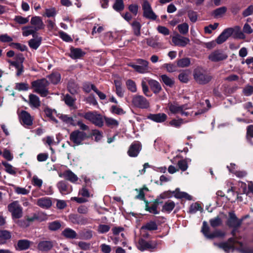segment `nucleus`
<instances>
[{"mask_svg": "<svg viewBox=\"0 0 253 253\" xmlns=\"http://www.w3.org/2000/svg\"><path fill=\"white\" fill-rule=\"evenodd\" d=\"M31 84L34 92L39 94L42 97H45L48 94L47 86L49 85V82L46 79L37 80L32 82Z\"/></svg>", "mask_w": 253, "mask_h": 253, "instance_id": "1", "label": "nucleus"}, {"mask_svg": "<svg viewBox=\"0 0 253 253\" xmlns=\"http://www.w3.org/2000/svg\"><path fill=\"white\" fill-rule=\"evenodd\" d=\"M193 77L195 82L199 84H206L212 79V76L200 68H196L193 72Z\"/></svg>", "mask_w": 253, "mask_h": 253, "instance_id": "2", "label": "nucleus"}, {"mask_svg": "<svg viewBox=\"0 0 253 253\" xmlns=\"http://www.w3.org/2000/svg\"><path fill=\"white\" fill-rule=\"evenodd\" d=\"M170 112L172 114L180 113L181 116H188L190 113L187 111L189 109L187 104L180 105L177 102L169 103L168 104Z\"/></svg>", "mask_w": 253, "mask_h": 253, "instance_id": "3", "label": "nucleus"}, {"mask_svg": "<svg viewBox=\"0 0 253 253\" xmlns=\"http://www.w3.org/2000/svg\"><path fill=\"white\" fill-rule=\"evenodd\" d=\"M86 120L90 121L95 126L101 127L103 126V120L102 116L96 112H88L84 114H80Z\"/></svg>", "mask_w": 253, "mask_h": 253, "instance_id": "4", "label": "nucleus"}, {"mask_svg": "<svg viewBox=\"0 0 253 253\" xmlns=\"http://www.w3.org/2000/svg\"><path fill=\"white\" fill-rule=\"evenodd\" d=\"M7 209L13 219H19L22 217L23 209L18 201H15L9 204Z\"/></svg>", "mask_w": 253, "mask_h": 253, "instance_id": "5", "label": "nucleus"}, {"mask_svg": "<svg viewBox=\"0 0 253 253\" xmlns=\"http://www.w3.org/2000/svg\"><path fill=\"white\" fill-rule=\"evenodd\" d=\"M88 137L86 133L83 131L75 130L70 134V140L76 145H80L83 141Z\"/></svg>", "mask_w": 253, "mask_h": 253, "instance_id": "6", "label": "nucleus"}, {"mask_svg": "<svg viewBox=\"0 0 253 253\" xmlns=\"http://www.w3.org/2000/svg\"><path fill=\"white\" fill-rule=\"evenodd\" d=\"M132 104L134 106L141 109H147L149 107L148 101L143 96L139 95L133 96Z\"/></svg>", "mask_w": 253, "mask_h": 253, "instance_id": "7", "label": "nucleus"}, {"mask_svg": "<svg viewBox=\"0 0 253 253\" xmlns=\"http://www.w3.org/2000/svg\"><path fill=\"white\" fill-rule=\"evenodd\" d=\"M136 63L138 65H130L136 71L141 74L149 72L148 62L147 61L142 59H138L136 60Z\"/></svg>", "mask_w": 253, "mask_h": 253, "instance_id": "8", "label": "nucleus"}, {"mask_svg": "<svg viewBox=\"0 0 253 253\" xmlns=\"http://www.w3.org/2000/svg\"><path fill=\"white\" fill-rule=\"evenodd\" d=\"M143 11V15L144 17L151 20H155L157 19V15L153 12L150 4L147 0H144L142 4Z\"/></svg>", "mask_w": 253, "mask_h": 253, "instance_id": "9", "label": "nucleus"}, {"mask_svg": "<svg viewBox=\"0 0 253 253\" xmlns=\"http://www.w3.org/2000/svg\"><path fill=\"white\" fill-rule=\"evenodd\" d=\"M227 57L228 54L224 51L220 49L214 50L209 56V59L214 62L224 60Z\"/></svg>", "mask_w": 253, "mask_h": 253, "instance_id": "10", "label": "nucleus"}, {"mask_svg": "<svg viewBox=\"0 0 253 253\" xmlns=\"http://www.w3.org/2000/svg\"><path fill=\"white\" fill-rule=\"evenodd\" d=\"M242 222V220L239 219L234 213H229V218L227 220V224L229 227L234 228L232 232L233 235H235L236 229L240 226Z\"/></svg>", "mask_w": 253, "mask_h": 253, "instance_id": "11", "label": "nucleus"}, {"mask_svg": "<svg viewBox=\"0 0 253 253\" xmlns=\"http://www.w3.org/2000/svg\"><path fill=\"white\" fill-rule=\"evenodd\" d=\"M172 42L175 45L184 47L189 43L190 40L187 38L182 37L177 34L172 37Z\"/></svg>", "mask_w": 253, "mask_h": 253, "instance_id": "12", "label": "nucleus"}, {"mask_svg": "<svg viewBox=\"0 0 253 253\" xmlns=\"http://www.w3.org/2000/svg\"><path fill=\"white\" fill-rule=\"evenodd\" d=\"M235 243L234 240L233 238H230L226 242L221 243L219 244L214 243V245L222 249L225 252L229 253L232 250H234V244Z\"/></svg>", "mask_w": 253, "mask_h": 253, "instance_id": "13", "label": "nucleus"}, {"mask_svg": "<svg viewBox=\"0 0 253 253\" xmlns=\"http://www.w3.org/2000/svg\"><path fill=\"white\" fill-rule=\"evenodd\" d=\"M233 29L231 28L224 30L216 39V42L221 44L224 42L233 34Z\"/></svg>", "mask_w": 253, "mask_h": 253, "instance_id": "14", "label": "nucleus"}, {"mask_svg": "<svg viewBox=\"0 0 253 253\" xmlns=\"http://www.w3.org/2000/svg\"><path fill=\"white\" fill-rule=\"evenodd\" d=\"M53 247V242L52 241H42L38 245V249L42 252H47L50 251Z\"/></svg>", "mask_w": 253, "mask_h": 253, "instance_id": "15", "label": "nucleus"}, {"mask_svg": "<svg viewBox=\"0 0 253 253\" xmlns=\"http://www.w3.org/2000/svg\"><path fill=\"white\" fill-rule=\"evenodd\" d=\"M19 118L24 125L30 126L33 124V119L31 116L26 111H21Z\"/></svg>", "mask_w": 253, "mask_h": 253, "instance_id": "16", "label": "nucleus"}, {"mask_svg": "<svg viewBox=\"0 0 253 253\" xmlns=\"http://www.w3.org/2000/svg\"><path fill=\"white\" fill-rule=\"evenodd\" d=\"M156 245L152 244L151 241L147 242L143 239H139L138 241V248L141 251L150 249H154Z\"/></svg>", "mask_w": 253, "mask_h": 253, "instance_id": "17", "label": "nucleus"}, {"mask_svg": "<svg viewBox=\"0 0 253 253\" xmlns=\"http://www.w3.org/2000/svg\"><path fill=\"white\" fill-rule=\"evenodd\" d=\"M69 220L74 224H85L87 222V219L77 214H72L69 216Z\"/></svg>", "mask_w": 253, "mask_h": 253, "instance_id": "18", "label": "nucleus"}, {"mask_svg": "<svg viewBox=\"0 0 253 253\" xmlns=\"http://www.w3.org/2000/svg\"><path fill=\"white\" fill-rule=\"evenodd\" d=\"M31 24L34 26V29L37 31L44 28V25L40 17L34 16L31 20Z\"/></svg>", "mask_w": 253, "mask_h": 253, "instance_id": "19", "label": "nucleus"}, {"mask_svg": "<svg viewBox=\"0 0 253 253\" xmlns=\"http://www.w3.org/2000/svg\"><path fill=\"white\" fill-rule=\"evenodd\" d=\"M141 150V146L138 143L132 144L129 148L127 153L130 157H136Z\"/></svg>", "mask_w": 253, "mask_h": 253, "instance_id": "20", "label": "nucleus"}, {"mask_svg": "<svg viewBox=\"0 0 253 253\" xmlns=\"http://www.w3.org/2000/svg\"><path fill=\"white\" fill-rule=\"evenodd\" d=\"M85 54V52L81 48H74L72 47L70 48V53L69 56L72 59H77L83 57Z\"/></svg>", "mask_w": 253, "mask_h": 253, "instance_id": "21", "label": "nucleus"}, {"mask_svg": "<svg viewBox=\"0 0 253 253\" xmlns=\"http://www.w3.org/2000/svg\"><path fill=\"white\" fill-rule=\"evenodd\" d=\"M37 204L42 208L47 209L52 205V202L50 198L43 197L37 200Z\"/></svg>", "mask_w": 253, "mask_h": 253, "instance_id": "22", "label": "nucleus"}, {"mask_svg": "<svg viewBox=\"0 0 253 253\" xmlns=\"http://www.w3.org/2000/svg\"><path fill=\"white\" fill-rule=\"evenodd\" d=\"M148 118L157 123H162L167 120V116L164 113L150 114L148 116Z\"/></svg>", "mask_w": 253, "mask_h": 253, "instance_id": "23", "label": "nucleus"}, {"mask_svg": "<svg viewBox=\"0 0 253 253\" xmlns=\"http://www.w3.org/2000/svg\"><path fill=\"white\" fill-rule=\"evenodd\" d=\"M148 83L154 93H158L162 90V87L160 83L157 81L150 79L148 80Z\"/></svg>", "mask_w": 253, "mask_h": 253, "instance_id": "24", "label": "nucleus"}, {"mask_svg": "<svg viewBox=\"0 0 253 253\" xmlns=\"http://www.w3.org/2000/svg\"><path fill=\"white\" fill-rule=\"evenodd\" d=\"M11 238V233L6 230H0V244L3 245L6 243Z\"/></svg>", "mask_w": 253, "mask_h": 253, "instance_id": "25", "label": "nucleus"}, {"mask_svg": "<svg viewBox=\"0 0 253 253\" xmlns=\"http://www.w3.org/2000/svg\"><path fill=\"white\" fill-rule=\"evenodd\" d=\"M29 103L31 107L38 108L41 105L39 97L35 94H30L29 96Z\"/></svg>", "mask_w": 253, "mask_h": 253, "instance_id": "26", "label": "nucleus"}, {"mask_svg": "<svg viewBox=\"0 0 253 253\" xmlns=\"http://www.w3.org/2000/svg\"><path fill=\"white\" fill-rule=\"evenodd\" d=\"M62 176L65 179L73 183L76 182L78 180V176L70 170L64 171L62 174Z\"/></svg>", "mask_w": 253, "mask_h": 253, "instance_id": "27", "label": "nucleus"}, {"mask_svg": "<svg viewBox=\"0 0 253 253\" xmlns=\"http://www.w3.org/2000/svg\"><path fill=\"white\" fill-rule=\"evenodd\" d=\"M161 203H162V202H159L158 200H156L154 203L151 205V207H149L148 203L147 202L145 206V210L153 214H158L159 211H157V207L158 205Z\"/></svg>", "mask_w": 253, "mask_h": 253, "instance_id": "28", "label": "nucleus"}, {"mask_svg": "<svg viewBox=\"0 0 253 253\" xmlns=\"http://www.w3.org/2000/svg\"><path fill=\"white\" fill-rule=\"evenodd\" d=\"M33 38L34 39L29 41V45L31 48L37 49L41 43L42 38L38 36H36L35 37Z\"/></svg>", "mask_w": 253, "mask_h": 253, "instance_id": "29", "label": "nucleus"}, {"mask_svg": "<svg viewBox=\"0 0 253 253\" xmlns=\"http://www.w3.org/2000/svg\"><path fill=\"white\" fill-rule=\"evenodd\" d=\"M62 235L68 239H75L77 238V234L73 229L67 228H65L61 233Z\"/></svg>", "mask_w": 253, "mask_h": 253, "instance_id": "30", "label": "nucleus"}, {"mask_svg": "<svg viewBox=\"0 0 253 253\" xmlns=\"http://www.w3.org/2000/svg\"><path fill=\"white\" fill-rule=\"evenodd\" d=\"M47 215L43 213L39 214L34 213L32 217H27V221L28 222H33L36 220H38L42 221L47 219Z\"/></svg>", "mask_w": 253, "mask_h": 253, "instance_id": "31", "label": "nucleus"}, {"mask_svg": "<svg viewBox=\"0 0 253 253\" xmlns=\"http://www.w3.org/2000/svg\"><path fill=\"white\" fill-rule=\"evenodd\" d=\"M23 35L27 37L30 35H32L33 37L38 36L36 34L37 31L32 26H25L22 28Z\"/></svg>", "mask_w": 253, "mask_h": 253, "instance_id": "32", "label": "nucleus"}, {"mask_svg": "<svg viewBox=\"0 0 253 253\" xmlns=\"http://www.w3.org/2000/svg\"><path fill=\"white\" fill-rule=\"evenodd\" d=\"M31 242L27 240H20L17 242V249L19 250H25L28 249Z\"/></svg>", "mask_w": 253, "mask_h": 253, "instance_id": "33", "label": "nucleus"}, {"mask_svg": "<svg viewBox=\"0 0 253 253\" xmlns=\"http://www.w3.org/2000/svg\"><path fill=\"white\" fill-rule=\"evenodd\" d=\"M58 117L64 123L67 124H69L73 126H76V124L75 122L74 119L71 117H69L67 115L61 114L58 116Z\"/></svg>", "mask_w": 253, "mask_h": 253, "instance_id": "34", "label": "nucleus"}, {"mask_svg": "<svg viewBox=\"0 0 253 253\" xmlns=\"http://www.w3.org/2000/svg\"><path fill=\"white\" fill-rule=\"evenodd\" d=\"M175 207V203L170 200L166 202L163 206L162 211L164 212H170Z\"/></svg>", "mask_w": 253, "mask_h": 253, "instance_id": "35", "label": "nucleus"}, {"mask_svg": "<svg viewBox=\"0 0 253 253\" xmlns=\"http://www.w3.org/2000/svg\"><path fill=\"white\" fill-rule=\"evenodd\" d=\"M68 89L71 94L77 93L79 90L78 85L74 81L71 80L68 83Z\"/></svg>", "mask_w": 253, "mask_h": 253, "instance_id": "36", "label": "nucleus"}, {"mask_svg": "<svg viewBox=\"0 0 253 253\" xmlns=\"http://www.w3.org/2000/svg\"><path fill=\"white\" fill-rule=\"evenodd\" d=\"M162 82L169 87H172L174 84V81L173 78L168 77L166 75H162L161 76Z\"/></svg>", "mask_w": 253, "mask_h": 253, "instance_id": "37", "label": "nucleus"}, {"mask_svg": "<svg viewBox=\"0 0 253 253\" xmlns=\"http://www.w3.org/2000/svg\"><path fill=\"white\" fill-rule=\"evenodd\" d=\"M61 227V224L59 221L56 220L48 224V228L51 231L58 230Z\"/></svg>", "mask_w": 253, "mask_h": 253, "instance_id": "38", "label": "nucleus"}, {"mask_svg": "<svg viewBox=\"0 0 253 253\" xmlns=\"http://www.w3.org/2000/svg\"><path fill=\"white\" fill-rule=\"evenodd\" d=\"M190 64V60L189 58H184L177 61V65L180 68H184L189 66Z\"/></svg>", "mask_w": 253, "mask_h": 253, "instance_id": "39", "label": "nucleus"}, {"mask_svg": "<svg viewBox=\"0 0 253 253\" xmlns=\"http://www.w3.org/2000/svg\"><path fill=\"white\" fill-rule=\"evenodd\" d=\"M158 228V226L156 222L154 221H150L146 223L145 225L141 227V229H146L148 230H155Z\"/></svg>", "mask_w": 253, "mask_h": 253, "instance_id": "40", "label": "nucleus"}, {"mask_svg": "<svg viewBox=\"0 0 253 253\" xmlns=\"http://www.w3.org/2000/svg\"><path fill=\"white\" fill-rule=\"evenodd\" d=\"M209 222L211 226L213 228L220 226L222 224V221L219 216H216L215 218L210 219Z\"/></svg>", "mask_w": 253, "mask_h": 253, "instance_id": "41", "label": "nucleus"}, {"mask_svg": "<svg viewBox=\"0 0 253 253\" xmlns=\"http://www.w3.org/2000/svg\"><path fill=\"white\" fill-rule=\"evenodd\" d=\"M131 26L134 34L137 36H139L140 35V29L141 27L140 23L136 21H134L132 23Z\"/></svg>", "mask_w": 253, "mask_h": 253, "instance_id": "42", "label": "nucleus"}, {"mask_svg": "<svg viewBox=\"0 0 253 253\" xmlns=\"http://www.w3.org/2000/svg\"><path fill=\"white\" fill-rule=\"evenodd\" d=\"M179 33L182 35H186L189 30V25L187 23H183L177 26Z\"/></svg>", "mask_w": 253, "mask_h": 253, "instance_id": "43", "label": "nucleus"}, {"mask_svg": "<svg viewBox=\"0 0 253 253\" xmlns=\"http://www.w3.org/2000/svg\"><path fill=\"white\" fill-rule=\"evenodd\" d=\"M48 78L52 84H57L60 82L61 77L59 73H55L49 75Z\"/></svg>", "mask_w": 253, "mask_h": 253, "instance_id": "44", "label": "nucleus"}, {"mask_svg": "<svg viewBox=\"0 0 253 253\" xmlns=\"http://www.w3.org/2000/svg\"><path fill=\"white\" fill-rule=\"evenodd\" d=\"M124 4L123 0H116L113 4V8L117 11H121L124 9Z\"/></svg>", "mask_w": 253, "mask_h": 253, "instance_id": "45", "label": "nucleus"}, {"mask_svg": "<svg viewBox=\"0 0 253 253\" xmlns=\"http://www.w3.org/2000/svg\"><path fill=\"white\" fill-rule=\"evenodd\" d=\"M60 192L62 194H66L69 193L68 191V187L66 183L64 181H60L57 184Z\"/></svg>", "mask_w": 253, "mask_h": 253, "instance_id": "46", "label": "nucleus"}, {"mask_svg": "<svg viewBox=\"0 0 253 253\" xmlns=\"http://www.w3.org/2000/svg\"><path fill=\"white\" fill-rule=\"evenodd\" d=\"M187 16L192 23H195L198 20L197 12L192 10H189L187 11Z\"/></svg>", "mask_w": 253, "mask_h": 253, "instance_id": "47", "label": "nucleus"}, {"mask_svg": "<svg viewBox=\"0 0 253 253\" xmlns=\"http://www.w3.org/2000/svg\"><path fill=\"white\" fill-rule=\"evenodd\" d=\"M11 64L17 69L16 75L20 76L23 72V66L22 64H19L17 62H11Z\"/></svg>", "mask_w": 253, "mask_h": 253, "instance_id": "48", "label": "nucleus"}, {"mask_svg": "<svg viewBox=\"0 0 253 253\" xmlns=\"http://www.w3.org/2000/svg\"><path fill=\"white\" fill-rule=\"evenodd\" d=\"M189 73L188 71H184L178 75L179 80L182 83H187L189 81Z\"/></svg>", "mask_w": 253, "mask_h": 253, "instance_id": "49", "label": "nucleus"}, {"mask_svg": "<svg viewBox=\"0 0 253 253\" xmlns=\"http://www.w3.org/2000/svg\"><path fill=\"white\" fill-rule=\"evenodd\" d=\"M126 85L128 90L132 92H135L137 90L135 83L131 80H128L126 82Z\"/></svg>", "mask_w": 253, "mask_h": 253, "instance_id": "50", "label": "nucleus"}, {"mask_svg": "<svg viewBox=\"0 0 253 253\" xmlns=\"http://www.w3.org/2000/svg\"><path fill=\"white\" fill-rule=\"evenodd\" d=\"M225 234L220 230H216L213 233L210 234L209 236V239H213L214 238L221 237L223 238L224 237Z\"/></svg>", "mask_w": 253, "mask_h": 253, "instance_id": "51", "label": "nucleus"}, {"mask_svg": "<svg viewBox=\"0 0 253 253\" xmlns=\"http://www.w3.org/2000/svg\"><path fill=\"white\" fill-rule=\"evenodd\" d=\"M202 232L206 237L209 239L210 227L208 225V223L206 221H204L203 223V226L202 228Z\"/></svg>", "mask_w": 253, "mask_h": 253, "instance_id": "52", "label": "nucleus"}, {"mask_svg": "<svg viewBox=\"0 0 253 253\" xmlns=\"http://www.w3.org/2000/svg\"><path fill=\"white\" fill-rule=\"evenodd\" d=\"M29 88L28 84L25 83H16L15 84V89L19 91H26Z\"/></svg>", "mask_w": 253, "mask_h": 253, "instance_id": "53", "label": "nucleus"}, {"mask_svg": "<svg viewBox=\"0 0 253 253\" xmlns=\"http://www.w3.org/2000/svg\"><path fill=\"white\" fill-rule=\"evenodd\" d=\"M177 166L179 169L183 171H185L188 168V164L185 160H181L178 162Z\"/></svg>", "mask_w": 253, "mask_h": 253, "instance_id": "54", "label": "nucleus"}, {"mask_svg": "<svg viewBox=\"0 0 253 253\" xmlns=\"http://www.w3.org/2000/svg\"><path fill=\"white\" fill-rule=\"evenodd\" d=\"M202 210L201 206L198 203H195L192 204L189 208V212L191 213H195L198 211Z\"/></svg>", "mask_w": 253, "mask_h": 253, "instance_id": "55", "label": "nucleus"}, {"mask_svg": "<svg viewBox=\"0 0 253 253\" xmlns=\"http://www.w3.org/2000/svg\"><path fill=\"white\" fill-rule=\"evenodd\" d=\"M14 21L19 24H25L28 22V17H23L21 16H16L14 19Z\"/></svg>", "mask_w": 253, "mask_h": 253, "instance_id": "56", "label": "nucleus"}, {"mask_svg": "<svg viewBox=\"0 0 253 253\" xmlns=\"http://www.w3.org/2000/svg\"><path fill=\"white\" fill-rule=\"evenodd\" d=\"M81 238L84 240H89L92 237V231L86 230L81 233Z\"/></svg>", "mask_w": 253, "mask_h": 253, "instance_id": "57", "label": "nucleus"}, {"mask_svg": "<svg viewBox=\"0 0 253 253\" xmlns=\"http://www.w3.org/2000/svg\"><path fill=\"white\" fill-rule=\"evenodd\" d=\"M105 120L106 125L108 126H117L119 124L117 120L112 118H105Z\"/></svg>", "mask_w": 253, "mask_h": 253, "instance_id": "58", "label": "nucleus"}, {"mask_svg": "<svg viewBox=\"0 0 253 253\" xmlns=\"http://www.w3.org/2000/svg\"><path fill=\"white\" fill-rule=\"evenodd\" d=\"M226 7L225 6H222L216 9L213 11V14L215 17L220 16L224 14L226 12Z\"/></svg>", "mask_w": 253, "mask_h": 253, "instance_id": "59", "label": "nucleus"}, {"mask_svg": "<svg viewBox=\"0 0 253 253\" xmlns=\"http://www.w3.org/2000/svg\"><path fill=\"white\" fill-rule=\"evenodd\" d=\"M110 226L106 224H100L98 226L97 231L99 233L103 234L109 231Z\"/></svg>", "mask_w": 253, "mask_h": 253, "instance_id": "60", "label": "nucleus"}, {"mask_svg": "<svg viewBox=\"0 0 253 253\" xmlns=\"http://www.w3.org/2000/svg\"><path fill=\"white\" fill-rule=\"evenodd\" d=\"M59 35L60 37L65 42H71L73 41V39L71 38V37L63 31L59 32Z\"/></svg>", "mask_w": 253, "mask_h": 253, "instance_id": "61", "label": "nucleus"}, {"mask_svg": "<svg viewBox=\"0 0 253 253\" xmlns=\"http://www.w3.org/2000/svg\"><path fill=\"white\" fill-rule=\"evenodd\" d=\"M64 100L65 103L69 106H72L75 102V99L69 94H66L65 96Z\"/></svg>", "mask_w": 253, "mask_h": 253, "instance_id": "62", "label": "nucleus"}, {"mask_svg": "<svg viewBox=\"0 0 253 253\" xmlns=\"http://www.w3.org/2000/svg\"><path fill=\"white\" fill-rule=\"evenodd\" d=\"M183 120L182 119H173L169 122V125L174 127H179L183 124Z\"/></svg>", "mask_w": 253, "mask_h": 253, "instance_id": "63", "label": "nucleus"}, {"mask_svg": "<svg viewBox=\"0 0 253 253\" xmlns=\"http://www.w3.org/2000/svg\"><path fill=\"white\" fill-rule=\"evenodd\" d=\"M243 91L244 95L250 96L253 93V86L248 85L244 88Z\"/></svg>", "mask_w": 253, "mask_h": 253, "instance_id": "64", "label": "nucleus"}]
</instances>
